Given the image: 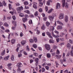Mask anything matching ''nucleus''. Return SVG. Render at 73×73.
<instances>
[{
  "label": "nucleus",
  "instance_id": "nucleus-1",
  "mask_svg": "<svg viewBox=\"0 0 73 73\" xmlns=\"http://www.w3.org/2000/svg\"><path fill=\"white\" fill-rule=\"evenodd\" d=\"M16 9L18 11V13H21V11L23 10V7L21 6V7H18L16 8Z\"/></svg>",
  "mask_w": 73,
  "mask_h": 73
},
{
  "label": "nucleus",
  "instance_id": "nucleus-2",
  "mask_svg": "<svg viewBox=\"0 0 73 73\" xmlns=\"http://www.w3.org/2000/svg\"><path fill=\"white\" fill-rule=\"evenodd\" d=\"M45 46L46 49L47 50H49L50 49V45L48 44H46L45 45Z\"/></svg>",
  "mask_w": 73,
  "mask_h": 73
},
{
  "label": "nucleus",
  "instance_id": "nucleus-3",
  "mask_svg": "<svg viewBox=\"0 0 73 73\" xmlns=\"http://www.w3.org/2000/svg\"><path fill=\"white\" fill-rule=\"evenodd\" d=\"M64 18V14H62L61 13L59 15V19H62Z\"/></svg>",
  "mask_w": 73,
  "mask_h": 73
},
{
  "label": "nucleus",
  "instance_id": "nucleus-4",
  "mask_svg": "<svg viewBox=\"0 0 73 73\" xmlns=\"http://www.w3.org/2000/svg\"><path fill=\"white\" fill-rule=\"evenodd\" d=\"M39 60V59L38 58H36L35 60V62H36V63L35 64L36 66H37V65L38 64V60Z\"/></svg>",
  "mask_w": 73,
  "mask_h": 73
},
{
  "label": "nucleus",
  "instance_id": "nucleus-5",
  "mask_svg": "<svg viewBox=\"0 0 73 73\" xmlns=\"http://www.w3.org/2000/svg\"><path fill=\"white\" fill-rule=\"evenodd\" d=\"M62 7H64L65 6V0H62Z\"/></svg>",
  "mask_w": 73,
  "mask_h": 73
},
{
  "label": "nucleus",
  "instance_id": "nucleus-6",
  "mask_svg": "<svg viewBox=\"0 0 73 73\" xmlns=\"http://www.w3.org/2000/svg\"><path fill=\"white\" fill-rule=\"evenodd\" d=\"M17 67H22V66H23V64H21V62H20L19 63H17Z\"/></svg>",
  "mask_w": 73,
  "mask_h": 73
},
{
  "label": "nucleus",
  "instance_id": "nucleus-7",
  "mask_svg": "<svg viewBox=\"0 0 73 73\" xmlns=\"http://www.w3.org/2000/svg\"><path fill=\"white\" fill-rule=\"evenodd\" d=\"M37 3H35L33 4V7L34 9H37Z\"/></svg>",
  "mask_w": 73,
  "mask_h": 73
},
{
  "label": "nucleus",
  "instance_id": "nucleus-8",
  "mask_svg": "<svg viewBox=\"0 0 73 73\" xmlns=\"http://www.w3.org/2000/svg\"><path fill=\"white\" fill-rule=\"evenodd\" d=\"M56 9H58L60 8V4L59 3H57L56 4Z\"/></svg>",
  "mask_w": 73,
  "mask_h": 73
},
{
  "label": "nucleus",
  "instance_id": "nucleus-9",
  "mask_svg": "<svg viewBox=\"0 0 73 73\" xmlns=\"http://www.w3.org/2000/svg\"><path fill=\"white\" fill-rule=\"evenodd\" d=\"M46 33L47 35L49 36V37L50 38H51L53 39V37H52V36H51L50 35V33L49 32H46Z\"/></svg>",
  "mask_w": 73,
  "mask_h": 73
},
{
  "label": "nucleus",
  "instance_id": "nucleus-10",
  "mask_svg": "<svg viewBox=\"0 0 73 73\" xmlns=\"http://www.w3.org/2000/svg\"><path fill=\"white\" fill-rule=\"evenodd\" d=\"M27 20H28V19H27L26 17L23 18L22 19V21L23 23H25Z\"/></svg>",
  "mask_w": 73,
  "mask_h": 73
},
{
  "label": "nucleus",
  "instance_id": "nucleus-11",
  "mask_svg": "<svg viewBox=\"0 0 73 73\" xmlns=\"http://www.w3.org/2000/svg\"><path fill=\"white\" fill-rule=\"evenodd\" d=\"M49 18L50 21H52L53 20V19H54V17L53 16H49Z\"/></svg>",
  "mask_w": 73,
  "mask_h": 73
},
{
  "label": "nucleus",
  "instance_id": "nucleus-12",
  "mask_svg": "<svg viewBox=\"0 0 73 73\" xmlns=\"http://www.w3.org/2000/svg\"><path fill=\"white\" fill-rule=\"evenodd\" d=\"M61 55H56L55 56V57H56V58L58 60H59V59H60L61 58Z\"/></svg>",
  "mask_w": 73,
  "mask_h": 73
},
{
  "label": "nucleus",
  "instance_id": "nucleus-13",
  "mask_svg": "<svg viewBox=\"0 0 73 73\" xmlns=\"http://www.w3.org/2000/svg\"><path fill=\"white\" fill-rule=\"evenodd\" d=\"M67 46L68 49H70L71 48V45L70 43H68L67 45Z\"/></svg>",
  "mask_w": 73,
  "mask_h": 73
},
{
  "label": "nucleus",
  "instance_id": "nucleus-14",
  "mask_svg": "<svg viewBox=\"0 0 73 73\" xmlns=\"http://www.w3.org/2000/svg\"><path fill=\"white\" fill-rule=\"evenodd\" d=\"M16 41V40L15 39H12L11 41V42L12 44H15V42Z\"/></svg>",
  "mask_w": 73,
  "mask_h": 73
},
{
  "label": "nucleus",
  "instance_id": "nucleus-15",
  "mask_svg": "<svg viewBox=\"0 0 73 73\" xmlns=\"http://www.w3.org/2000/svg\"><path fill=\"white\" fill-rule=\"evenodd\" d=\"M9 56L5 57L4 58V60H8L9 58Z\"/></svg>",
  "mask_w": 73,
  "mask_h": 73
},
{
  "label": "nucleus",
  "instance_id": "nucleus-16",
  "mask_svg": "<svg viewBox=\"0 0 73 73\" xmlns=\"http://www.w3.org/2000/svg\"><path fill=\"white\" fill-rule=\"evenodd\" d=\"M4 26H5V27H9V25L7 24V22H5V23H4L3 24Z\"/></svg>",
  "mask_w": 73,
  "mask_h": 73
},
{
  "label": "nucleus",
  "instance_id": "nucleus-17",
  "mask_svg": "<svg viewBox=\"0 0 73 73\" xmlns=\"http://www.w3.org/2000/svg\"><path fill=\"white\" fill-rule=\"evenodd\" d=\"M5 50H4V51H3L1 53V55L2 56H4L5 54Z\"/></svg>",
  "mask_w": 73,
  "mask_h": 73
},
{
  "label": "nucleus",
  "instance_id": "nucleus-18",
  "mask_svg": "<svg viewBox=\"0 0 73 73\" xmlns=\"http://www.w3.org/2000/svg\"><path fill=\"white\" fill-rule=\"evenodd\" d=\"M33 38L35 42H37V37H34Z\"/></svg>",
  "mask_w": 73,
  "mask_h": 73
},
{
  "label": "nucleus",
  "instance_id": "nucleus-19",
  "mask_svg": "<svg viewBox=\"0 0 73 73\" xmlns=\"http://www.w3.org/2000/svg\"><path fill=\"white\" fill-rule=\"evenodd\" d=\"M26 42V41L25 40H23L21 42V44L22 45H24L25 44V42Z\"/></svg>",
  "mask_w": 73,
  "mask_h": 73
},
{
  "label": "nucleus",
  "instance_id": "nucleus-20",
  "mask_svg": "<svg viewBox=\"0 0 73 73\" xmlns=\"http://www.w3.org/2000/svg\"><path fill=\"white\" fill-rule=\"evenodd\" d=\"M65 21L67 23L68 21V16H66L65 17Z\"/></svg>",
  "mask_w": 73,
  "mask_h": 73
},
{
  "label": "nucleus",
  "instance_id": "nucleus-21",
  "mask_svg": "<svg viewBox=\"0 0 73 73\" xmlns=\"http://www.w3.org/2000/svg\"><path fill=\"white\" fill-rule=\"evenodd\" d=\"M46 55L48 58H50V54L48 53L46 54Z\"/></svg>",
  "mask_w": 73,
  "mask_h": 73
},
{
  "label": "nucleus",
  "instance_id": "nucleus-22",
  "mask_svg": "<svg viewBox=\"0 0 73 73\" xmlns=\"http://www.w3.org/2000/svg\"><path fill=\"white\" fill-rule=\"evenodd\" d=\"M58 29H62V27L61 26H58L57 27Z\"/></svg>",
  "mask_w": 73,
  "mask_h": 73
},
{
  "label": "nucleus",
  "instance_id": "nucleus-23",
  "mask_svg": "<svg viewBox=\"0 0 73 73\" xmlns=\"http://www.w3.org/2000/svg\"><path fill=\"white\" fill-rule=\"evenodd\" d=\"M39 7H42L43 5V3L41 2H39Z\"/></svg>",
  "mask_w": 73,
  "mask_h": 73
},
{
  "label": "nucleus",
  "instance_id": "nucleus-24",
  "mask_svg": "<svg viewBox=\"0 0 73 73\" xmlns=\"http://www.w3.org/2000/svg\"><path fill=\"white\" fill-rule=\"evenodd\" d=\"M57 23H58V24H59L61 25L62 26L64 25V24H63V23L60 22V21H57Z\"/></svg>",
  "mask_w": 73,
  "mask_h": 73
},
{
  "label": "nucleus",
  "instance_id": "nucleus-25",
  "mask_svg": "<svg viewBox=\"0 0 73 73\" xmlns=\"http://www.w3.org/2000/svg\"><path fill=\"white\" fill-rule=\"evenodd\" d=\"M53 9H51L49 10L48 11V13H51L52 11H53Z\"/></svg>",
  "mask_w": 73,
  "mask_h": 73
},
{
  "label": "nucleus",
  "instance_id": "nucleus-26",
  "mask_svg": "<svg viewBox=\"0 0 73 73\" xmlns=\"http://www.w3.org/2000/svg\"><path fill=\"white\" fill-rule=\"evenodd\" d=\"M35 16H38V12L36 11L35 13Z\"/></svg>",
  "mask_w": 73,
  "mask_h": 73
},
{
  "label": "nucleus",
  "instance_id": "nucleus-27",
  "mask_svg": "<svg viewBox=\"0 0 73 73\" xmlns=\"http://www.w3.org/2000/svg\"><path fill=\"white\" fill-rule=\"evenodd\" d=\"M50 43H53L54 42V40L52 39H50L49 40Z\"/></svg>",
  "mask_w": 73,
  "mask_h": 73
},
{
  "label": "nucleus",
  "instance_id": "nucleus-28",
  "mask_svg": "<svg viewBox=\"0 0 73 73\" xmlns=\"http://www.w3.org/2000/svg\"><path fill=\"white\" fill-rule=\"evenodd\" d=\"M24 12H25V13H27L28 14H29V13H30L29 11V10H26L24 11Z\"/></svg>",
  "mask_w": 73,
  "mask_h": 73
},
{
  "label": "nucleus",
  "instance_id": "nucleus-29",
  "mask_svg": "<svg viewBox=\"0 0 73 73\" xmlns=\"http://www.w3.org/2000/svg\"><path fill=\"white\" fill-rule=\"evenodd\" d=\"M3 5H4V6H6V5L7 4V3H5V1H3V3H2Z\"/></svg>",
  "mask_w": 73,
  "mask_h": 73
},
{
  "label": "nucleus",
  "instance_id": "nucleus-30",
  "mask_svg": "<svg viewBox=\"0 0 73 73\" xmlns=\"http://www.w3.org/2000/svg\"><path fill=\"white\" fill-rule=\"evenodd\" d=\"M46 25L47 26V27H49V25H50V23H49L48 22H47L46 23Z\"/></svg>",
  "mask_w": 73,
  "mask_h": 73
},
{
  "label": "nucleus",
  "instance_id": "nucleus-31",
  "mask_svg": "<svg viewBox=\"0 0 73 73\" xmlns=\"http://www.w3.org/2000/svg\"><path fill=\"white\" fill-rule=\"evenodd\" d=\"M65 7L66 8H68V7H69V5L67 3H66V4Z\"/></svg>",
  "mask_w": 73,
  "mask_h": 73
},
{
  "label": "nucleus",
  "instance_id": "nucleus-32",
  "mask_svg": "<svg viewBox=\"0 0 73 73\" xmlns=\"http://www.w3.org/2000/svg\"><path fill=\"white\" fill-rule=\"evenodd\" d=\"M34 55L36 57H38V54L36 53L35 52L34 53Z\"/></svg>",
  "mask_w": 73,
  "mask_h": 73
},
{
  "label": "nucleus",
  "instance_id": "nucleus-33",
  "mask_svg": "<svg viewBox=\"0 0 73 73\" xmlns=\"http://www.w3.org/2000/svg\"><path fill=\"white\" fill-rule=\"evenodd\" d=\"M24 4L25 5H28L29 3H28V2L27 1H26L24 3Z\"/></svg>",
  "mask_w": 73,
  "mask_h": 73
},
{
  "label": "nucleus",
  "instance_id": "nucleus-34",
  "mask_svg": "<svg viewBox=\"0 0 73 73\" xmlns=\"http://www.w3.org/2000/svg\"><path fill=\"white\" fill-rule=\"evenodd\" d=\"M21 71V69H20V68H19L17 70V72H19V73Z\"/></svg>",
  "mask_w": 73,
  "mask_h": 73
},
{
  "label": "nucleus",
  "instance_id": "nucleus-35",
  "mask_svg": "<svg viewBox=\"0 0 73 73\" xmlns=\"http://www.w3.org/2000/svg\"><path fill=\"white\" fill-rule=\"evenodd\" d=\"M55 38H59L60 37V36L58 35H54V36Z\"/></svg>",
  "mask_w": 73,
  "mask_h": 73
},
{
  "label": "nucleus",
  "instance_id": "nucleus-36",
  "mask_svg": "<svg viewBox=\"0 0 73 73\" xmlns=\"http://www.w3.org/2000/svg\"><path fill=\"white\" fill-rule=\"evenodd\" d=\"M37 45H36L35 44H34L33 45V47L34 48H37Z\"/></svg>",
  "mask_w": 73,
  "mask_h": 73
},
{
  "label": "nucleus",
  "instance_id": "nucleus-37",
  "mask_svg": "<svg viewBox=\"0 0 73 73\" xmlns=\"http://www.w3.org/2000/svg\"><path fill=\"white\" fill-rule=\"evenodd\" d=\"M70 55L72 56H73V50H72L70 51Z\"/></svg>",
  "mask_w": 73,
  "mask_h": 73
},
{
  "label": "nucleus",
  "instance_id": "nucleus-38",
  "mask_svg": "<svg viewBox=\"0 0 73 73\" xmlns=\"http://www.w3.org/2000/svg\"><path fill=\"white\" fill-rule=\"evenodd\" d=\"M29 41L30 42L32 43L34 42V40H33V39H31L29 40Z\"/></svg>",
  "mask_w": 73,
  "mask_h": 73
},
{
  "label": "nucleus",
  "instance_id": "nucleus-39",
  "mask_svg": "<svg viewBox=\"0 0 73 73\" xmlns=\"http://www.w3.org/2000/svg\"><path fill=\"white\" fill-rule=\"evenodd\" d=\"M14 56L13 55H12V56H11V60L12 61H13L14 60Z\"/></svg>",
  "mask_w": 73,
  "mask_h": 73
},
{
  "label": "nucleus",
  "instance_id": "nucleus-40",
  "mask_svg": "<svg viewBox=\"0 0 73 73\" xmlns=\"http://www.w3.org/2000/svg\"><path fill=\"white\" fill-rule=\"evenodd\" d=\"M41 29L43 30H44V29H45V26L44 25H43V26H42Z\"/></svg>",
  "mask_w": 73,
  "mask_h": 73
},
{
  "label": "nucleus",
  "instance_id": "nucleus-41",
  "mask_svg": "<svg viewBox=\"0 0 73 73\" xmlns=\"http://www.w3.org/2000/svg\"><path fill=\"white\" fill-rule=\"evenodd\" d=\"M20 16H21V17H24V14L21 13L20 14H19Z\"/></svg>",
  "mask_w": 73,
  "mask_h": 73
},
{
  "label": "nucleus",
  "instance_id": "nucleus-42",
  "mask_svg": "<svg viewBox=\"0 0 73 73\" xmlns=\"http://www.w3.org/2000/svg\"><path fill=\"white\" fill-rule=\"evenodd\" d=\"M64 72H66L67 73H70V71L69 72H68V70H64Z\"/></svg>",
  "mask_w": 73,
  "mask_h": 73
},
{
  "label": "nucleus",
  "instance_id": "nucleus-43",
  "mask_svg": "<svg viewBox=\"0 0 73 73\" xmlns=\"http://www.w3.org/2000/svg\"><path fill=\"white\" fill-rule=\"evenodd\" d=\"M45 68H42V72H45Z\"/></svg>",
  "mask_w": 73,
  "mask_h": 73
},
{
  "label": "nucleus",
  "instance_id": "nucleus-44",
  "mask_svg": "<svg viewBox=\"0 0 73 73\" xmlns=\"http://www.w3.org/2000/svg\"><path fill=\"white\" fill-rule=\"evenodd\" d=\"M21 56H22V54L21 53H20L18 54V57H21Z\"/></svg>",
  "mask_w": 73,
  "mask_h": 73
},
{
  "label": "nucleus",
  "instance_id": "nucleus-45",
  "mask_svg": "<svg viewBox=\"0 0 73 73\" xmlns=\"http://www.w3.org/2000/svg\"><path fill=\"white\" fill-rule=\"evenodd\" d=\"M70 20L72 21H73V17L71 16L70 17Z\"/></svg>",
  "mask_w": 73,
  "mask_h": 73
},
{
  "label": "nucleus",
  "instance_id": "nucleus-46",
  "mask_svg": "<svg viewBox=\"0 0 73 73\" xmlns=\"http://www.w3.org/2000/svg\"><path fill=\"white\" fill-rule=\"evenodd\" d=\"M55 33H57V35H59V32L58 31H54Z\"/></svg>",
  "mask_w": 73,
  "mask_h": 73
},
{
  "label": "nucleus",
  "instance_id": "nucleus-47",
  "mask_svg": "<svg viewBox=\"0 0 73 73\" xmlns=\"http://www.w3.org/2000/svg\"><path fill=\"white\" fill-rule=\"evenodd\" d=\"M56 53V54H60V51H59L58 50V49H57Z\"/></svg>",
  "mask_w": 73,
  "mask_h": 73
},
{
  "label": "nucleus",
  "instance_id": "nucleus-48",
  "mask_svg": "<svg viewBox=\"0 0 73 73\" xmlns=\"http://www.w3.org/2000/svg\"><path fill=\"white\" fill-rule=\"evenodd\" d=\"M26 48H27V51H29V46H26Z\"/></svg>",
  "mask_w": 73,
  "mask_h": 73
},
{
  "label": "nucleus",
  "instance_id": "nucleus-49",
  "mask_svg": "<svg viewBox=\"0 0 73 73\" xmlns=\"http://www.w3.org/2000/svg\"><path fill=\"white\" fill-rule=\"evenodd\" d=\"M43 20L44 21H45L47 20V18L45 17L44 18H43Z\"/></svg>",
  "mask_w": 73,
  "mask_h": 73
},
{
  "label": "nucleus",
  "instance_id": "nucleus-50",
  "mask_svg": "<svg viewBox=\"0 0 73 73\" xmlns=\"http://www.w3.org/2000/svg\"><path fill=\"white\" fill-rule=\"evenodd\" d=\"M45 68L47 70H48L49 69V67L48 66H45Z\"/></svg>",
  "mask_w": 73,
  "mask_h": 73
},
{
  "label": "nucleus",
  "instance_id": "nucleus-51",
  "mask_svg": "<svg viewBox=\"0 0 73 73\" xmlns=\"http://www.w3.org/2000/svg\"><path fill=\"white\" fill-rule=\"evenodd\" d=\"M29 23L30 24H32V20H30L29 21Z\"/></svg>",
  "mask_w": 73,
  "mask_h": 73
},
{
  "label": "nucleus",
  "instance_id": "nucleus-52",
  "mask_svg": "<svg viewBox=\"0 0 73 73\" xmlns=\"http://www.w3.org/2000/svg\"><path fill=\"white\" fill-rule=\"evenodd\" d=\"M13 19L14 20H16V17L15 16H13Z\"/></svg>",
  "mask_w": 73,
  "mask_h": 73
},
{
  "label": "nucleus",
  "instance_id": "nucleus-53",
  "mask_svg": "<svg viewBox=\"0 0 73 73\" xmlns=\"http://www.w3.org/2000/svg\"><path fill=\"white\" fill-rule=\"evenodd\" d=\"M38 11L40 12H42V9L41 8H40L39 9Z\"/></svg>",
  "mask_w": 73,
  "mask_h": 73
},
{
  "label": "nucleus",
  "instance_id": "nucleus-54",
  "mask_svg": "<svg viewBox=\"0 0 73 73\" xmlns=\"http://www.w3.org/2000/svg\"><path fill=\"white\" fill-rule=\"evenodd\" d=\"M57 48V47L56 46H53V48L54 49H56Z\"/></svg>",
  "mask_w": 73,
  "mask_h": 73
},
{
  "label": "nucleus",
  "instance_id": "nucleus-55",
  "mask_svg": "<svg viewBox=\"0 0 73 73\" xmlns=\"http://www.w3.org/2000/svg\"><path fill=\"white\" fill-rule=\"evenodd\" d=\"M46 5H50V2L48 1H47L46 3Z\"/></svg>",
  "mask_w": 73,
  "mask_h": 73
},
{
  "label": "nucleus",
  "instance_id": "nucleus-56",
  "mask_svg": "<svg viewBox=\"0 0 73 73\" xmlns=\"http://www.w3.org/2000/svg\"><path fill=\"white\" fill-rule=\"evenodd\" d=\"M40 33V31L38 30H37L36 31V34H37V35H39V33Z\"/></svg>",
  "mask_w": 73,
  "mask_h": 73
},
{
  "label": "nucleus",
  "instance_id": "nucleus-57",
  "mask_svg": "<svg viewBox=\"0 0 73 73\" xmlns=\"http://www.w3.org/2000/svg\"><path fill=\"white\" fill-rule=\"evenodd\" d=\"M15 4L17 7H18V6H19V5H20V4L19 3H16Z\"/></svg>",
  "mask_w": 73,
  "mask_h": 73
},
{
  "label": "nucleus",
  "instance_id": "nucleus-58",
  "mask_svg": "<svg viewBox=\"0 0 73 73\" xmlns=\"http://www.w3.org/2000/svg\"><path fill=\"white\" fill-rule=\"evenodd\" d=\"M45 9L46 10V11L47 12L48 11V7H46L45 8Z\"/></svg>",
  "mask_w": 73,
  "mask_h": 73
},
{
  "label": "nucleus",
  "instance_id": "nucleus-59",
  "mask_svg": "<svg viewBox=\"0 0 73 73\" xmlns=\"http://www.w3.org/2000/svg\"><path fill=\"white\" fill-rule=\"evenodd\" d=\"M69 42H70V44H73V42L70 39L69 40Z\"/></svg>",
  "mask_w": 73,
  "mask_h": 73
},
{
  "label": "nucleus",
  "instance_id": "nucleus-60",
  "mask_svg": "<svg viewBox=\"0 0 73 73\" xmlns=\"http://www.w3.org/2000/svg\"><path fill=\"white\" fill-rule=\"evenodd\" d=\"M63 62H66V58H64L63 59Z\"/></svg>",
  "mask_w": 73,
  "mask_h": 73
},
{
  "label": "nucleus",
  "instance_id": "nucleus-61",
  "mask_svg": "<svg viewBox=\"0 0 73 73\" xmlns=\"http://www.w3.org/2000/svg\"><path fill=\"white\" fill-rule=\"evenodd\" d=\"M12 29L13 30H15L16 28L14 26H13L12 28Z\"/></svg>",
  "mask_w": 73,
  "mask_h": 73
},
{
  "label": "nucleus",
  "instance_id": "nucleus-62",
  "mask_svg": "<svg viewBox=\"0 0 73 73\" xmlns=\"http://www.w3.org/2000/svg\"><path fill=\"white\" fill-rule=\"evenodd\" d=\"M33 61H34L32 59H31L30 60V64H31V63L33 62Z\"/></svg>",
  "mask_w": 73,
  "mask_h": 73
},
{
  "label": "nucleus",
  "instance_id": "nucleus-63",
  "mask_svg": "<svg viewBox=\"0 0 73 73\" xmlns=\"http://www.w3.org/2000/svg\"><path fill=\"white\" fill-rule=\"evenodd\" d=\"M55 63L56 65H60L59 64H58V63L57 62L55 61Z\"/></svg>",
  "mask_w": 73,
  "mask_h": 73
},
{
  "label": "nucleus",
  "instance_id": "nucleus-64",
  "mask_svg": "<svg viewBox=\"0 0 73 73\" xmlns=\"http://www.w3.org/2000/svg\"><path fill=\"white\" fill-rule=\"evenodd\" d=\"M23 53L24 54H25V55H27V53L25 52V51H24L23 52Z\"/></svg>",
  "mask_w": 73,
  "mask_h": 73
}]
</instances>
